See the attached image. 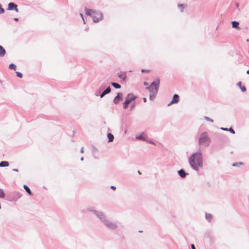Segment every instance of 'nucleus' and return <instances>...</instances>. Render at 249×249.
I'll use <instances>...</instances> for the list:
<instances>
[{"label":"nucleus","instance_id":"f257e3e1","mask_svg":"<svg viewBox=\"0 0 249 249\" xmlns=\"http://www.w3.org/2000/svg\"><path fill=\"white\" fill-rule=\"evenodd\" d=\"M189 161L191 167L195 170H197L202 167V157L200 152H197L192 155L189 159Z\"/></svg>","mask_w":249,"mask_h":249},{"label":"nucleus","instance_id":"f03ea898","mask_svg":"<svg viewBox=\"0 0 249 249\" xmlns=\"http://www.w3.org/2000/svg\"><path fill=\"white\" fill-rule=\"evenodd\" d=\"M160 83V79H157L155 81L153 82L150 86L147 88L150 91L149 98L150 100H153L155 98L158 92Z\"/></svg>","mask_w":249,"mask_h":249},{"label":"nucleus","instance_id":"7ed1b4c3","mask_svg":"<svg viewBox=\"0 0 249 249\" xmlns=\"http://www.w3.org/2000/svg\"><path fill=\"white\" fill-rule=\"evenodd\" d=\"M86 15L91 16L94 22H97L103 19V15L101 12L88 9H85Z\"/></svg>","mask_w":249,"mask_h":249},{"label":"nucleus","instance_id":"20e7f679","mask_svg":"<svg viewBox=\"0 0 249 249\" xmlns=\"http://www.w3.org/2000/svg\"><path fill=\"white\" fill-rule=\"evenodd\" d=\"M199 144L202 146L209 145L211 142L210 139L206 132L202 133L199 138Z\"/></svg>","mask_w":249,"mask_h":249},{"label":"nucleus","instance_id":"39448f33","mask_svg":"<svg viewBox=\"0 0 249 249\" xmlns=\"http://www.w3.org/2000/svg\"><path fill=\"white\" fill-rule=\"evenodd\" d=\"M15 10L16 12H18V6L16 4L13 2H10L8 4L7 10Z\"/></svg>","mask_w":249,"mask_h":249},{"label":"nucleus","instance_id":"423d86ee","mask_svg":"<svg viewBox=\"0 0 249 249\" xmlns=\"http://www.w3.org/2000/svg\"><path fill=\"white\" fill-rule=\"evenodd\" d=\"M135 97L132 94H129L126 97L125 101L126 104H129L132 101L135 99Z\"/></svg>","mask_w":249,"mask_h":249},{"label":"nucleus","instance_id":"0eeeda50","mask_svg":"<svg viewBox=\"0 0 249 249\" xmlns=\"http://www.w3.org/2000/svg\"><path fill=\"white\" fill-rule=\"evenodd\" d=\"M123 96V94L122 93H118L117 96L115 97L113 101L114 103L116 104H118L119 101L122 100Z\"/></svg>","mask_w":249,"mask_h":249},{"label":"nucleus","instance_id":"6e6552de","mask_svg":"<svg viewBox=\"0 0 249 249\" xmlns=\"http://www.w3.org/2000/svg\"><path fill=\"white\" fill-rule=\"evenodd\" d=\"M179 101V96L177 94H174L172 100L171 102L168 104V105H170L173 104L177 103Z\"/></svg>","mask_w":249,"mask_h":249},{"label":"nucleus","instance_id":"1a4fd4ad","mask_svg":"<svg viewBox=\"0 0 249 249\" xmlns=\"http://www.w3.org/2000/svg\"><path fill=\"white\" fill-rule=\"evenodd\" d=\"M110 88L108 87L106 90H105L101 94V98L103 97L106 94L110 92Z\"/></svg>","mask_w":249,"mask_h":249},{"label":"nucleus","instance_id":"9d476101","mask_svg":"<svg viewBox=\"0 0 249 249\" xmlns=\"http://www.w3.org/2000/svg\"><path fill=\"white\" fill-rule=\"evenodd\" d=\"M6 53L5 50L2 46H0V57H3Z\"/></svg>","mask_w":249,"mask_h":249},{"label":"nucleus","instance_id":"9b49d317","mask_svg":"<svg viewBox=\"0 0 249 249\" xmlns=\"http://www.w3.org/2000/svg\"><path fill=\"white\" fill-rule=\"evenodd\" d=\"M239 23L237 21H232V26L233 28H236L238 30L240 29V27L238 26Z\"/></svg>","mask_w":249,"mask_h":249},{"label":"nucleus","instance_id":"f8f14e48","mask_svg":"<svg viewBox=\"0 0 249 249\" xmlns=\"http://www.w3.org/2000/svg\"><path fill=\"white\" fill-rule=\"evenodd\" d=\"M146 136L144 133H142L139 137H136L138 139H141L143 141L146 140Z\"/></svg>","mask_w":249,"mask_h":249},{"label":"nucleus","instance_id":"ddd939ff","mask_svg":"<svg viewBox=\"0 0 249 249\" xmlns=\"http://www.w3.org/2000/svg\"><path fill=\"white\" fill-rule=\"evenodd\" d=\"M107 138L108 139V142H112L114 140V136L111 133L107 134Z\"/></svg>","mask_w":249,"mask_h":249},{"label":"nucleus","instance_id":"4468645a","mask_svg":"<svg viewBox=\"0 0 249 249\" xmlns=\"http://www.w3.org/2000/svg\"><path fill=\"white\" fill-rule=\"evenodd\" d=\"M9 166V163L6 161H3L0 163V167H7Z\"/></svg>","mask_w":249,"mask_h":249},{"label":"nucleus","instance_id":"2eb2a0df","mask_svg":"<svg viewBox=\"0 0 249 249\" xmlns=\"http://www.w3.org/2000/svg\"><path fill=\"white\" fill-rule=\"evenodd\" d=\"M178 174L182 178H184L186 176V173L183 170H180L178 172Z\"/></svg>","mask_w":249,"mask_h":249},{"label":"nucleus","instance_id":"dca6fc26","mask_svg":"<svg viewBox=\"0 0 249 249\" xmlns=\"http://www.w3.org/2000/svg\"><path fill=\"white\" fill-rule=\"evenodd\" d=\"M23 187L25 189V190L26 191V192L29 194V195L31 196L32 195L30 188L26 185H24L23 186Z\"/></svg>","mask_w":249,"mask_h":249},{"label":"nucleus","instance_id":"f3484780","mask_svg":"<svg viewBox=\"0 0 249 249\" xmlns=\"http://www.w3.org/2000/svg\"><path fill=\"white\" fill-rule=\"evenodd\" d=\"M106 224L109 227L111 228H115V226L114 224H112V223H109L108 221L107 222V223H106Z\"/></svg>","mask_w":249,"mask_h":249},{"label":"nucleus","instance_id":"a211bd4d","mask_svg":"<svg viewBox=\"0 0 249 249\" xmlns=\"http://www.w3.org/2000/svg\"><path fill=\"white\" fill-rule=\"evenodd\" d=\"M112 86H113L114 88L116 89H119L121 88V86L116 83H112L111 84Z\"/></svg>","mask_w":249,"mask_h":249},{"label":"nucleus","instance_id":"6ab92c4d","mask_svg":"<svg viewBox=\"0 0 249 249\" xmlns=\"http://www.w3.org/2000/svg\"><path fill=\"white\" fill-rule=\"evenodd\" d=\"M118 76L120 78L123 80H124L125 78H126V75L124 73H121V74H119Z\"/></svg>","mask_w":249,"mask_h":249},{"label":"nucleus","instance_id":"aec40b11","mask_svg":"<svg viewBox=\"0 0 249 249\" xmlns=\"http://www.w3.org/2000/svg\"><path fill=\"white\" fill-rule=\"evenodd\" d=\"M5 194L3 190L0 189V198H4Z\"/></svg>","mask_w":249,"mask_h":249},{"label":"nucleus","instance_id":"412c9836","mask_svg":"<svg viewBox=\"0 0 249 249\" xmlns=\"http://www.w3.org/2000/svg\"><path fill=\"white\" fill-rule=\"evenodd\" d=\"M9 68L10 69H13V70H16V66L15 64H10L9 66Z\"/></svg>","mask_w":249,"mask_h":249},{"label":"nucleus","instance_id":"4be33fe9","mask_svg":"<svg viewBox=\"0 0 249 249\" xmlns=\"http://www.w3.org/2000/svg\"><path fill=\"white\" fill-rule=\"evenodd\" d=\"M206 218L208 220H210L212 218V215L210 213H207V214H206Z\"/></svg>","mask_w":249,"mask_h":249},{"label":"nucleus","instance_id":"5701e85b","mask_svg":"<svg viewBox=\"0 0 249 249\" xmlns=\"http://www.w3.org/2000/svg\"><path fill=\"white\" fill-rule=\"evenodd\" d=\"M178 7L179 8L180 12H182L184 9V6L182 4H179L178 5Z\"/></svg>","mask_w":249,"mask_h":249},{"label":"nucleus","instance_id":"b1692460","mask_svg":"<svg viewBox=\"0 0 249 249\" xmlns=\"http://www.w3.org/2000/svg\"><path fill=\"white\" fill-rule=\"evenodd\" d=\"M151 71V70H149V69H148V70H145V69H142L141 70V72L142 73H144V72H146V73H149Z\"/></svg>","mask_w":249,"mask_h":249},{"label":"nucleus","instance_id":"393cba45","mask_svg":"<svg viewBox=\"0 0 249 249\" xmlns=\"http://www.w3.org/2000/svg\"><path fill=\"white\" fill-rule=\"evenodd\" d=\"M17 76L19 78L22 77V74L19 72H16Z\"/></svg>","mask_w":249,"mask_h":249},{"label":"nucleus","instance_id":"a878e982","mask_svg":"<svg viewBox=\"0 0 249 249\" xmlns=\"http://www.w3.org/2000/svg\"><path fill=\"white\" fill-rule=\"evenodd\" d=\"M4 10L3 8H2L1 6V5H0V14H2V13H4Z\"/></svg>","mask_w":249,"mask_h":249},{"label":"nucleus","instance_id":"bb28decb","mask_svg":"<svg viewBox=\"0 0 249 249\" xmlns=\"http://www.w3.org/2000/svg\"><path fill=\"white\" fill-rule=\"evenodd\" d=\"M240 89L243 92H245L246 90V89L244 86L241 87Z\"/></svg>","mask_w":249,"mask_h":249},{"label":"nucleus","instance_id":"cd10ccee","mask_svg":"<svg viewBox=\"0 0 249 249\" xmlns=\"http://www.w3.org/2000/svg\"><path fill=\"white\" fill-rule=\"evenodd\" d=\"M128 104H126V102L125 101V102H124V108H126L127 107H128Z\"/></svg>","mask_w":249,"mask_h":249},{"label":"nucleus","instance_id":"c85d7f7f","mask_svg":"<svg viewBox=\"0 0 249 249\" xmlns=\"http://www.w3.org/2000/svg\"><path fill=\"white\" fill-rule=\"evenodd\" d=\"M229 131L230 132L232 133V134H234V133H235V132H234V130H233L232 128H230L229 129Z\"/></svg>","mask_w":249,"mask_h":249},{"label":"nucleus","instance_id":"c756f323","mask_svg":"<svg viewBox=\"0 0 249 249\" xmlns=\"http://www.w3.org/2000/svg\"><path fill=\"white\" fill-rule=\"evenodd\" d=\"M205 118L206 120H208V121H211V122H213V120H211V119H209V118H208V117H205Z\"/></svg>","mask_w":249,"mask_h":249},{"label":"nucleus","instance_id":"7c9ffc66","mask_svg":"<svg viewBox=\"0 0 249 249\" xmlns=\"http://www.w3.org/2000/svg\"><path fill=\"white\" fill-rule=\"evenodd\" d=\"M104 215H103V214L102 213H101V216H100V218L101 219H103L104 218Z\"/></svg>","mask_w":249,"mask_h":249},{"label":"nucleus","instance_id":"2f4dec72","mask_svg":"<svg viewBox=\"0 0 249 249\" xmlns=\"http://www.w3.org/2000/svg\"><path fill=\"white\" fill-rule=\"evenodd\" d=\"M111 188L113 189V190H115L116 189V187L114 186H111Z\"/></svg>","mask_w":249,"mask_h":249},{"label":"nucleus","instance_id":"473e14b6","mask_svg":"<svg viewBox=\"0 0 249 249\" xmlns=\"http://www.w3.org/2000/svg\"><path fill=\"white\" fill-rule=\"evenodd\" d=\"M191 247H192V249H196V248H195V247L194 245H193V244H192V245H191Z\"/></svg>","mask_w":249,"mask_h":249},{"label":"nucleus","instance_id":"72a5a7b5","mask_svg":"<svg viewBox=\"0 0 249 249\" xmlns=\"http://www.w3.org/2000/svg\"><path fill=\"white\" fill-rule=\"evenodd\" d=\"M238 85L241 87V82H239L238 83Z\"/></svg>","mask_w":249,"mask_h":249},{"label":"nucleus","instance_id":"f704fd0d","mask_svg":"<svg viewBox=\"0 0 249 249\" xmlns=\"http://www.w3.org/2000/svg\"><path fill=\"white\" fill-rule=\"evenodd\" d=\"M143 100L144 102H146V99L145 98H143Z\"/></svg>","mask_w":249,"mask_h":249},{"label":"nucleus","instance_id":"c9c22d12","mask_svg":"<svg viewBox=\"0 0 249 249\" xmlns=\"http://www.w3.org/2000/svg\"><path fill=\"white\" fill-rule=\"evenodd\" d=\"M80 16L81 17H82V18H83V19L84 20V18H83V15L82 14H80Z\"/></svg>","mask_w":249,"mask_h":249},{"label":"nucleus","instance_id":"e433bc0d","mask_svg":"<svg viewBox=\"0 0 249 249\" xmlns=\"http://www.w3.org/2000/svg\"><path fill=\"white\" fill-rule=\"evenodd\" d=\"M14 19L15 21H18V18H15Z\"/></svg>","mask_w":249,"mask_h":249},{"label":"nucleus","instance_id":"4c0bfd02","mask_svg":"<svg viewBox=\"0 0 249 249\" xmlns=\"http://www.w3.org/2000/svg\"><path fill=\"white\" fill-rule=\"evenodd\" d=\"M144 85L145 86H147L148 85V84L146 82H144Z\"/></svg>","mask_w":249,"mask_h":249},{"label":"nucleus","instance_id":"58836bf2","mask_svg":"<svg viewBox=\"0 0 249 249\" xmlns=\"http://www.w3.org/2000/svg\"><path fill=\"white\" fill-rule=\"evenodd\" d=\"M247 73L248 74H249V70H248V71H247Z\"/></svg>","mask_w":249,"mask_h":249},{"label":"nucleus","instance_id":"ea45409f","mask_svg":"<svg viewBox=\"0 0 249 249\" xmlns=\"http://www.w3.org/2000/svg\"><path fill=\"white\" fill-rule=\"evenodd\" d=\"M236 163H234L233 164V166H236Z\"/></svg>","mask_w":249,"mask_h":249},{"label":"nucleus","instance_id":"a19ab883","mask_svg":"<svg viewBox=\"0 0 249 249\" xmlns=\"http://www.w3.org/2000/svg\"><path fill=\"white\" fill-rule=\"evenodd\" d=\"M14 170L15 171H18V170H16V169H14Z\"/></svg>","mask_w":249,"mask_h":249},{"label":"nucleus","instance_id":"79ce46f5","mask_svg":"<svg viewBox=\"0 0 249 249\" xmlns=\"http://www.w3.org/2000/svg\"><path fill=\"white\" fill-rule=\"evenodd\" d=\"M138 173H139L140 174H141V173H140V171H139V172H138Z\"/></svg>","mask_w":249,"mask_h":249}]
</instances>
